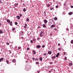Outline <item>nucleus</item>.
I'll use <instances>...</instances> for the list:
<instances>
[{"label": "nucleus", "mask_w": 73, "mask_h": 73, "mask_svg": "<svg viewBox=\"0 0 73 73\" xmlns=\"http://www.w3.org/2000/svg\"><path fill=\"white\" fill-rule=\"evenodd\" d=\"M43 14L44 15V17H47V16L46 15V11H44Z\"/></svg>", "instance_id": "1"}, {"label": "nucleus", "mask_w": 73, "mask_h": 73, "mask_svg": "<svg viewBox=\"0 0 73 73\" xmlns=\"http://www.w3.org/2000/svg\"><path fill=\"white\" fill-rule=\"evenodd\" d=\"M51 57L52 59L53 60V59H54V58H56V56H52V55L51 56Z\"/></svg>", "instance_id": "2"}, {"label": "nucleus", "mask_w": 73, "mask_h": 73, "mask_svg": "<svg viewBox=\"0 0 73 73\" xmlns=\"http://www.w3.org/2000/svg\"><path fill=\"white\" fill-rule=\"evenodd\" d=\"M18 3H15L14 4V6L15 7H17L18 6Z\"/></svg>", "instance_id": "3"}, {"label": "nucleus", "mask_w": 73, "mask_h": 73, "mask_svg": "<svg viewBox=\"0 0 73 73\" xmlns=\"http://www.w3.org/2000/svg\"><path fill=\"white\" fill-rule=\"evenodd\" d=\"M52 51H48V54H52Z\"/></svg>", "instance_id": "4"}, {"label": "nucleus", "mask_w": 73, "mask_h": 73, "mask_svg": "<svg viewBox=\"0 0 73 73\" xmlns=\"http://www.w3.org/2000/svg\"><path fill=\"white\" fill-rule=\"evenodd\" d=\"M41 46L40 45H37L36 46V48H40Z\"/></svg>", "instance_id": "5"}, {"label": "nucleus", "mask_w": 73, "mask_h": 73, "mask_svg": "<svg viewBox=\"0 0 73 73\" xmlns=\"http://www.w3.org/2000/svg\"><path fill=\"white\" fill-rule=\"evenodd\" d=\"M44 22L45 24H46V23H48V21H47L45 19L44 20Z\"/></svg>", "instance_id": "6"}, {"label": "nucleus", "mask_w": 73, "mask_h": 73, "mask_svg": "<svg viewBox=\"0 0 73 73\" xmlns=\"http://www.w3.org/2000/svg\"><path fill=\"white\" fill-rule=\"evenodd\" d=\"M48 25H50V26L51 25V24H52V22L51 21H50L49 22H48Z\"/></svg>", "instance_id": "7"}, {"label": "nucleus", "mask_w": 73, "mask_h": 73, "mask_svg": "<svg viewBox=\"0 0 73 73\" xmlns=\"http://www.w3.org/2000/svg\"><path fill=\"white\" fill-rule=\"evenodd\" d=\"M6 21L8 23H10V20L9 19H7Z\"/></svg>", "instance_id": "8"}, {"label": "nucleus", "mask_w": 73, "mask_h": 73, "mask_svg": "<svg viewBox=\"0 0 73 73\" xmlns=\"http://www.w3.org/2000/svg\"><path fill=\"white\" fill-rule=\"evenodd\" d=\"M47 5V8H49L50 7V5L49 4H48Z\"/></svg>", "instance_id": "9"}, {"label": "nucleus", "mask_w": 73, "mask_h": 73, "mask_svg": "<svg viewBox=\"0 0 73 73\" xmlns=\"http://www.w3.org/2000/svg\"><path fill=\"white\" fill-rule=\"evenodd\" d=\"M20 34H21V35H23V31H21L20 33H19Z\"/></svg>", "instance_id": "10"}, {"label": "nucleus", "mask_w": 73, "mask_h": 73, "mask_svg": "<svg viewBox=\"0 0 73 73\" xmlns=\"http://www.w3.org/2000/svg\"><path fill=\"white\" fill-rule=\"evenodd\" d=\"M73 14V12H70L68 13V15H72Z\"/></svg>", "instance_id": "11"}, {"label": "nucleus", "mask_w": 73, "mask_h": 73, "mask_svg": "<svg viewBox=\"0 0 73 73\" xmlns=\"http://www.w3.org/2000/svg\"><path fill=\"white\" fill-rule=\"evenodd\" d=\"M53 9V7L52 6H51L50 7V10H52Z\"/></svg>", "instance_id": "12"}, {"label": "nucleus", "mask_w": 73, "mask_h": 73, "mask_svg": "<svg viewBox=\"0 0 73 73\" xmlns=\"http://www.w3.org/2000/svg\"><path fill=\"white\" fill-rule=\"evenodd\" d=\"M55 25H52L51 26V28H53V27H55Z\"/></svg>", "instance_id": "13"}, {"label": "nucleus", "mask_w": 73, "mask_h": 73, "mask_svg": "<svg viewBox=\"0 0 73 73\" xmlns=\"http://www.w3.org/2000/svg\"><path fill=\"white\" fill-rule=\"evenodd\" d=\"M4 60L3 58H2L0 59V62H1V61H3Z\"/></svg>", "instance_id": "14"}, {"label": "nucleus", "mask_w": 73, "mask_h": 73, "mask_svg": "<svg viewBox=\"0 0 73 73\" xmlns=\"http://www.w3.org/2000/svg\"><path fill=\"white\" fill-rule=\"evenodd\" d=\"M42 27L43 28H46V25H45V24H43L42 25Z\"/></svg>", "instance_id": "15"}, {"label": "nucleus", "mask_w": 73, "mask_h": 73, "mask_svg": "<svg viewBox=\"0 0 73 73\" xmlns=\"http://www.w3.org/2000/svg\"><path fill=\"white\" fill-rule=\"evenodd\" d=\"M9 23H10V24L11 26H12L13 25L12 22V21L10 22Z\"/></svg>", "instance_id": "16"}, {"label": "nucleus", "mask_w": 73, "mask_h": 73, "mask_svg": "<svg viewBox=\"0 0 73 73\" xmlns=\"http://www.w3.org/2000/svg\"><path fill=\"white\" fill-rule=\"evenodd\" d=\"M40 37H43V36L44 35V34H40Z\"/></svg>", "instance_id": "17"}, {"label": "nucleus", "mask_w": 73, "mask_h": 73, "mask_svg": "<svg viewBox=\"0 0 73 73\" xmlns=\"http://www.w3.org/2000/svg\"><path fill=\"white\" fill-rule=\"evenodd\" d=\"M35 64L36 65H38V64H39V62H35Z\"/></svg>", "instance_id": "18"}, {"label": "nucleus", "mask_w": 73, "mask_h": 73, "mask_svg": "<svg viewBox=\"0 0 73 73\" xmlns=\"http://www.w3.org/2000/svg\"><path fill=\"white\" fill-rule=\"evenodd\" d=\"M33 40L34 42H36V39L35 38H33Z\"/></svg>", "instance_id": "19"}, {"label": "nucleus", "mask_w": 73, "mask_h": 73, "mask_svg": "<svg viewBox=\"0 0 73 73\" xmlns=\"http://www.w3.org/2000/svg\"><path fill=\"white\" fill-rule=\"evenodd\" d=\"M33 52L34 54H36V51H35V50H33Z\"/></svg>", "instance_id": "20"}, {"label": "nucleus", "mask_w": 73, "mask_h": 73, "mask_svg": "<svg viewBox=\"0 0 73 73\" xmlns=\"http://www.w3.org/2000/svg\"><path fill=\"white\" fill-rule=\"evenodd\" d=\"M16 17L17 18V19H20V17L19 16H17Z\"/></svg>", "instance_id": "21"}, {"label": "nucleus", "mask_w": 73, "mask_h": 73, "mask_svg": "<svg viewBox=\"0 0 73 73\" xmlns=\"http://www.w3.org/2000/svg\"><path fill=\"white\" fill-rule=\"evenodd\" d=\"M23 11L24 12H26V9H25V8H24L23 9Z\"/></svg>", "instance_id": "22"}, {"label": "nucleus", "mask_w": 73, "mask_h": 73, "mask_svg": "<svg viewBox=\"0 0 73 73\" xmlns=\"http://www.w3.org/2000/svg\"><path fill=\"white\" fill-rule=\"evenodd\" d=\"M3 0H1L0 1V3H3Z\"/></svg>", "instance_id": "23"}, {"label": "nucleus", "mask_w": 73, "mask_h": 73, "mask_svg": "<svg viewBox=\"0 0 73 73\" xmlns=\"http://www.w3.org/2000/svg\"><path fill=\"white\" fill-rule=\"evenodd\" d=\"M13 62H15V63L16 62V60H15V59H13Z\"/></svg>", "instance_id": "24"}, {"label": "nucleus", "mask_w": 73, "mask_h": 73, "mask_svg": "<svg viewBox=\"0 0 73 73\" xmlns=\"http://www.w3.org/2000/svg\"><path fill=\"white\" fill-rule=\"evenodd\" d=\"M39 60L40 61H42V58L40 57L39 58Z\"/></svg>", "instance_id": "25"}, {"label": "nucleus", "mask_w": 73, "mask_h": 73, "mask_svg": "<svg viewBox=\"0 0 73 73\" xmlns=\"http://www.w3.org/2000/svg\"><path fill=\"white\" fill-rule=\"evenodd\" d=\"M54 20H57V17L54 18Z\"/></svg>", "instance_id": "26"}, {"label": "nucleus", "mask_w": 73, "mask_h": 73, "mask_svg": "<svg viewBox=\"0 0 73 73\" xmlns=\"http://www.w3.org/2000/svg\"><path fill=\"white\" fill-rule=\"evenodd\" d=\"M0 33L1 34L3 33V31L1 30H0Z\"/></svg>", "instance_id": "27"}, {"label": "nucleus", "mask_w": 73, "mask_h": 73, "mask_svg": "<svg viewBox=\"0 0 73 73\" xmlns=\"http://www.w3.org/2000/svg\"><path fill=\"white\" fill-rule=\"evenodd\" d=\"M15 28H13L12 29V30L13 31H15Z\"/></svg>", "instance_id": "28"}, {"label": "nucleus", "mask_w": 73, "mask_h": 73, "mask_svg": "<svg viewBox=\"0 0 73 73\" xmlns=\"http://www.w3.org/2000/svg\"><path fill=\"white\" fill-rule=\"evenodd\" d=\"M71 44H73V40H72L71 41Z\"/></svg>", "instance_id": "29"}, {"label": "nucleus", "mask_w": 73, "mask_h": 73, "mask_svg": "<svg viewBox=\"0 0 73 73\" xmlns=\"http://www.w3.org/2000/svg\"><path fill=\"white\" fill-rule=\"evenodd\" d=\"M6 62H7V64H9V61H8V60H6Z\"/></svg>", "instance_id": "30"}, {"label": "nucleus", "mask_w": 73, "mask_h": 73, "mask_svg": "<svg viewBox=\"0 0 73 73\" xmlns=\"http://www.w3.org/2000/svg\"><path fill=\"white\" fill-rule=\"evenodd\" d=\"M17 28H20V26H19V25H17Z\"/></svg>", "instance_id": "31"}, {"label": "nucleus", "mask_w": 73, "mask_h": 73, "mask_svg": "<svg viewBox=\"0 0 73 73\" xmlns=\"http://www.w3.org/2000/svg\"><path fill=\"white\" fill-rule=\"evenodd\" d=\"M29 18H27V21H29Z\"/></svg>", "instance_id": "32"}, {"label": "nucleus", "mask_w": 73, "mask_h": 73, "mask_svg": "<svg viewBox=\"0 0 73 73\" xmlns=\"http://www.w3.org/2000/svg\"><path fill=\"white\" fill-rule=\"evenodd\" d=\"M10 48L11 49H12V48H13V46L11 45L10 46Z\"/></svg>", "instance_id": "33"}, {"label": "nucleus", "mask_w": 73, "mask_h": 73, "mask_svg": "<svg viewBox=\"0 0 73 73\" xmlns=\"http://www.w3.org/2000/svg\"><path fill=\"white\" fill-rule=\"evenodd\" d=\"M24 28L25 29H27V26H24Z\"/></svg>", "instance_id": "34"}, {"label": "nucleus", "mask_w": 73, "mask_h": 73, "mask_svg": "<svg viewBox=\"0 0 73 73\" xmlns=\"http://www.w3.org/2000/svg\"><path fill=\"white\" fill-rule=\"evenodd\" d=\"M69 65H70V66H72V63H70L69 64Z\"/></svg>", "instance_id": "35"}, {"label": "nucleus", "mask_w": 73, "mask_h": 73, "mask_svg": "<svg viewBox=\"0 0 73 73\" xmlns=\"http://www.w3.org/2000/svg\"><path fill=\"white\" fill-rule=\"evenodd\" d=\"M17 24H18V23H17V22H16L15 23V24L16 25H17Z\"/></svg>", "instance_id": "36"}, {"label": "nucleus", "mask_w": 73, "mask_h": 73, "mask_svg": "<svg viewBox=\"0 0 73 73\" xmlns=\"http://www.w3.org/2000/svg\"><path fill=\"white\" fill-rule=\"evenodd\" d=\"M21 48V47H19L18 48V49H20Z\"/></svg>", "instance_id": "37"}, {"label": "nucleus", "mask_w": 73, "mask_h": 73, "mask_svg": "<svg viewBox=\"0 0 73 73\" xmlns=\"http://www.w3.org/2000/svg\"><path fill=\"white\" fill-rule=\"evenodd\" d=\"M17 46H16L15 47V48L16 49H17Z\"/></svg>", "instance_id": "38"}, {"label": "nucleus", "mask_w": 73, "mask_h": 73, "mask_svg": "<svg viewBox=\"0 0 73 73\" xmlns=\"http://www.w3.org/2000/svg\"><path fill=\"white\" fill-rule=\"evenodd\" d=\"M40 34L41 35V34H43V32L41 31V32H40Z\"/></svg>", "instance_id": "39"}, {"label": "nucleus", "mask_w": 73, "mask_h": 73, "mask_svg": "<svg viewBox=\"0 0 73 73\" xmlns=\"http://www.w3.org/2000/svg\"><path fill=\"white\" fill-rule=\"evenodd\" d=\"M25 26L26 27H27V23H25Z\"/></svg>", "instance_id": "40"}, {"label": "nucleus", "mask_w": 73, "mask_h": 73, "mask_svg": "<svg viewBox=\"0 0 73 73\" xmlns=\"http://www.w3.org/2000/svg\"><path fill=\"white\" fill-rule=\"evenodd\" d=\"M19 16L20 17H22V15L21 14H20L19 15Z\"/></svg>", "instance_id": "41"}, {"label": "nucleus", "mask_w": 73, "mask_h": 73, "mask_svg": "<svg viewBox=\"0 0 73 73\" xmlns=\"http://www.w3.org/2000/svg\"><path fill=\"white\" fill-rule=\"evenodd\" d=\"M61 48H58V50H61Z\"/></svg>", "instance_id": "42"}, {"label": "nucleus", "mask_w": 73, "mask_h": 73, "mask_svg": "<svg viewBox=\"0 0 73 73\" xmlns=\"http://www.w3.org/2000/svg\"><path fill=\"white\" fill-rule=\"evenodd\" d=\"M56 8H58V5H56Z\"/></svg>", "instance_id": "43"}, {"label": "nucleus", "mask_w": 73, "mask_h": 73, "mask_svg": "<svg viewBox=\"0 0 73 73\" xmlns=\"http://www.w3.org/2000/svg\"><path fill=\"white\" fill-rule=\"evenodd\" d=\"M9 54H11L12 53V52L11 51H9Z\"/></svg>", "instance_id": "44"}, {"label": "nucleus", "mask_w": 73, "mask_h": 73, "mask_svg": "<svg viewBox=\"0 0 73 73\" xmlns=\"http://www.w3.org/2000/svg\"><path fill=\"white\" fill-rule=\"evenodd\" d=\"M67 59V58H66V57H65L64 58L65 60H66Z\"/></svg>", "instance_id": "45"}, {"label": "nucleus", "mask_w": 73, "mask_h": 73, "mask_svg": "<svg viewBox=\"0 0 73 73\" xmlns=\"http://www.w3.org/2000/svg\"><path fill=\"white\" fill-rule=\"evenodd\" d=\"M29 49H30V48H27V50H29Z\"/></svg>", "instance_id": "46"}, {"label": "nucleus", "mask_w": 73, "mask_h": 73, "mask_svg": "<svg viewBox=\"0 0 73 73\" xmlns=\"http://www.w3.org/2000/svg\"><path fill=\"white\" fill-rule=\"evenodd\" d=\"M30 42H31V43H33V40H31L30 41Z\"/></svg>", "instance_id": "47"}, {"label": "nucleus", "mask_w": 73, "mask_h": 73, "mask_svg": "<svg viewBox=\"0 0 73 73\" xmlns=\"http://www.w3.org/2000/svg\"><path fill=\"white\" fill-rule=\"evenodd\" d=\"M63 54H64V55H65V54H66V52H64L63 53Z\"/></svg>", "instance_id": "48"}, {"label": "nucleus", "mask_w": 73, "mask_h": 73, "mask_svg": "<svg viewBox=\"0 0 73 73\" xmlns=\"http://www.w3.org/2000/svg\"><path fill=\"white\" fill-rule=\"evenodd\" d=\"M42 48H44L45 47V45H43V46H42Z\"/></svg>", "instance_id": "49"}, {"label": "nucleus", "mask_w": 73, "mask_h": 73, "mask_svg": "<svg viewBox=\"0 0 73 73\" xmlns=\"http://www.w3.org/2000/svg\"><path fill=\"white\" fill-rule=\"evenodd\" d=\"M57 55H58V56H59L60 55V53H58L57 54Z\"/></svg>", "instance_id": "50"}, {"label": "nucleus", "mask_w": 73, "mask_h": 73, "mask_svg": "<svg viewBox=\"0 0 73 73\" xmlns=\"http://www.w3.org/2000/svg\"><path fill=\"white\" fill-rule=\"evenodd\" d=\"M65 5H66V3H64V7H65Z\"/></svg>", "instance_id": "51"}, {"label": "nucleus", "mask_w": 73, "mask_h": 73, "mask_svg": "<svg viewBox=\"0 0 73 73\" xmlns=\"http://www.w3.org/2000/svg\"><path fill=\"white\" fill-rule=\"evenodd\" d=\"M7 45H9V43H8V42H7Z\"/></svg>", "instance_id": "52"}, {"label": "nucleus", "mask_w": 73, "mask_h": 73, "mask_svg": "<svg viewBox=\"0 0 73 73\" xmlns=\"http://www.w3.org/2000/svg\"><path fill=\"white\" fill-rule=\"evenodd\" d=\"M56 57H58V55H56Z\"/></svg>", "instance_id": "53"}, {"label": "nucleus", "mask_w": 73, "mask_h": 73, "mask_svg": "<svg viewBox=\"0 0 73 73\" xmlns=\"http://www.w3.org/2000/svg\"><path fill=\"white\" fill-rule=\"evenodd\" d=\"M43 55H44V56H46V53H44V54H43Z\"/></svg>", "instance_id": "54"}, {"label": "nucleus", "mask_w": 73, "mask_h": 73, "mask_svg": "<svg viewBox=\"0 0 73 73\" xmlns=\"http://www.w3.org/2000/svg\"><path fill=\"white\" fill-rule=\"evenodd\" d=\"M32 58V59L33 60H35V58Z\"/></svg>", "instance_id": "55"}, {"label": "nucleus", "mask_w": 73, "mask_h": 73, "mask_svg": "<svg viewBox=\"0 0 73 73\" xmlns=\"http://www.w3.org/2000/svg\"><path fill=\"white\" fill-rule=\"evenodd\" d=\"M35 61H38V59H36L35 60Z\"/></svg>", "instance_id": "56"}, {"label": "nucleus", "mask_w": 73, "mask_h": 73, "mask_svg": "<svg viewBox=\"0 0 73 73\" xmlns=\"http://www.w3.org/2000/svg\"><path fill=\"white\" fill-rule=\"evenodd\" d=\"M50 64H52V62H51L50 63Z\"/></svg>", "instance_id": "57"}, {"label": "nucleus", "mask_w": 73, "mask_h": 73, "mask_svg": "<svg viewBox=\"0 0 73 73\" xmlns=\"http://www.w3.org/2000/svg\"><path fill=\"white\" fill-rule=\"evenodd\" d=\"M60 43H58V46H60Z\"/></svg>", "instance_id": "58"}, {"label": "nucleus", "mask_w": 73, "mask_h": 73, "mask_svg": "<svg viewBox=\"0 0 73 73\" xmlns=\"http://www.w3.org/2000/svg\"><path fill=\"white\" fill-rule=\"evenodd\" d=\"M40 28V27L39 26H38V29H39Z\"/></svg>", "instance_id": "59"}, {"label": "nucleus", "mask_w": 73, "mask_h": 73, "mask_svg": "<svg viewBox=\"0 0 73 73\" xmlns=\"http://www.w3.org/2000/svg\"><path fill=\"white\" fill-rule=\"evenodd\" d=\"M21 38H22V39H23L24 38V37H23L22 36L21 37Z\"/></svg>", "instance_id": "60"}, {"label": "nucleus", "mask_w": 73, "mask_h": 73, "mask_svg": "<svg viewBox=\"0 0 73 73\" xmlns=\"http://www.w3.org/2000/svg\"><path fill=\"white\" fill-rule=\"evenodd\" d=\"M71 8H73V6H71Z\"/></svg>", "instance_id": "61"}, {"label": "nucleus", "mask_w": 73, "mask_h": 73, "mask_svg": "<svg viewBox=\"0 0 73 73\" xmlns=\"http://www.w3.org/2000/svg\"><path fill=\"white\" fill-rule=\"evenodd\" d=\"M66 31H68L69 30V29H68V28H67L66 29Z\"/></svg>", "instance_id": "62"}, {"label": "nucleus", "mask_w": 73, "mask_h": 73, "mask_svg": "<svg viewBox=\"0 0 73 73\" xmlns=\"http://www.w3.org/2000/svg\"><path fill=\"white\" fill-rule=\"evenodd\" d=\"M23 6H24H24H25V3H23Z\"/></svg>", "instance_id": "63"}, {"label": "nucleus", "mask_w": 73, "mask_h": 73, "mask_svg": "<svg viewBox=\"0 0 73 73\" xmlns=\"http://www.w3.org/2000/svg\"><path fill=\"white\" fill-rule=\"evenodd\" d=\"M25 55H26V57H27V56H28V55H27V54H25Z\"/></svg>", "instance_id": "64"}]
</instances>
